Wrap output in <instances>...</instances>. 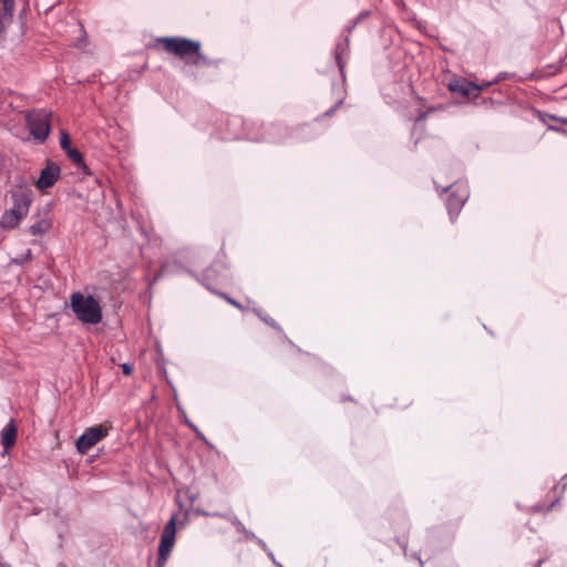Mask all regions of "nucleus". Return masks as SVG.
I'll return each mask as SVG.
<instances>
[{
	"label": "nucleus",
	"mask_w": 567,
	"mask_h": 567,
	"mask_svg": "<svg viewBox=\"0 0 567 567\" xmlns=\"http://www.w3.org/2000/svg\"><path fill=\"white\" fill-rule=\"evenodd\" d=\"M70 307L82 323L97 324L102 321V307L93 296L73 292L70 297Z\"/></svg>",
	"instance_id": "f03ea898"
},
{
	"label": "nucleus",
	"mask_w": 567,
	"mask_h": 567,
	"mask_svg": "<svg viewBox=\"0 0 567 567\" xmlns=\"http://www.w3.org/2000/svg\"><path fill=\"white\" fill-rule=\"evenodd\" d=\"M66 153H68L69 158L74 164L84 165L83 164V156H82V154L78 150L70 148L69 151H66Z\"/></svg>",
	"instance_id": "ddd939ff"
},
{
	"label": "nucleus",
	"mask_w": 567,
	"mask_h": 567,
	"mask_svg": "<svg viewBox=\"0 0 567 567\" xmlns=\"http://www.w3.org/2000/svg\"><path fill=\"white\" fill-rule=\"evenodd\" d=\"M259 317L261 318V320H262L264 322H266L267 324H269V326H271V327L276 328V322H275V320H274V319H271L270 317H267V316H261V315H259Z\"/></svg>",
	"instance_id": "a211bd4d"
},
{
	"label": "nucleus",
	"mask_w": 567,
	"mask_h": 567,
	"mask_svg": "<svg viewBox=\"0 0 567 567\" xmlns=\"http://www.w3.org/2000/svg\"><path fill=\"white\" fill-rule=\"evenodd\" d=\"M440 110H444V106L443 105H439V106H431L429 107L426 111H423V112H420V114L417 115L416 117V122H423L426 120L427 115L435 112V111H440Z\"/></svg>",
	"instance_id": "2eb2a0df"
},
{
	"label": "nucleus",
	"mask_w": 567,
	"mask_h": 567,
	"mask_svg": "<svg viewBox=\"0 0 567 567\" xmlns=\"http://www.w3.org/2000/svg\"><path fill=\"white\" fill-rule=\"evenodd\" d=\"M51 225L47 220H39L30 227V233L33 236H41L49 231Z\"/></svg>",
	"instance_id": "9b49d317"
},
{
	"label": "nucleus",
	"mask_w": 567,
	"mask_h": 567,
	"mask_svg": "<svg viewBox=\"0 0 567 567\" xmlns=\"http://www.w3.org/2000/svg\"><path fill=\"white\" fill-rule=\"evenodd\" d=\"M0 567H9V566H7V565H3V564H0Z\"/></svg>",
	"instance_id": "412c9836"
},
{
	"label": "nucleus",
	"mask_w": 567,
	"mask_h": 567,
	"mask_svg": "<svg viewBox=\"0 0 567 567\" xmlns=\"http://www.w3.org/2000/svg\"><path fill=\"white\" fill-rule=\"evenodd\" d=\"M61 169L54 163H48V165L42 169L41 175L37 182V187L40 190H45L51 188L60 177Z\"/></svg>",
	"instance_id": "1a4fd4ad"
},
{
	"label": "nucleus",
	"mask_w": 567,
	"mask_h": 567,
	"mask_svg": "<svg viewBox=\"0 0 567 567\" xmlns=\"http://www.w3.org/2000/svg\"><path fill=\"white\" fill-rule=\"evenodd\" d=\"M27 123L31 135L43 142L50 133V114L44 110H34L27 114Z\"/></svg>",
	"instance_id": "423d86ee"
},
{
	"label": "nucleus",
	"mask_w": 567,
	"mask_h": 567,
	"mask_svg": "<svg viewBox=\"0 0 567 567\" xmlns=\"http://www.w3.org/2000/svg\"><path fill=\"white\" fill-rule=\"evenodd\" d=\"M162 49L174 56L179 58L185 64L194 66H210L213 61L202 53L199 41L182 37H163L156 40Z\"/></svg>",
	"instance_id": "f257e3e1"
},
{
	"label": "nucleus",
	"mask_w": 567,
	"mask_h": 567,
	"mask_svg": "<svg viewBox=\"0 0 567 567\" xmlns=\"http://www.w3.org/2000/svg\"><path fill=\"white\" fill-rule=\"evenodd\" d=\"M225 299H226L230 305H233V306H235V307H237V308H239V307H240V306H239V303H238V302H236L234 299H231V298H229V297H225Z\"/></svg>",
	"instance_id": "6ab92c4d"
},
{
	"label": "nucleus",
	"mask_w": 567,
	"mask_h": 567,
	"mask_svg": "<svg viewBox=\"0 0 567 567\" xmlns=\"http://www.w3.org/2000/svg\"><path fill=\"white\" fill-rule=\"evenodd\" d=\"M13 206L6 210L0 219V226L4 229H13L28 215L31 205V196L25 190L12 194Z\"/></svg>",
	"instance_id": "7ed1b4c3"
},
{
	"label": "nucleus",
	"mask_w": 567,
	"mask_h": 567,
	"mask_svg": "<svg viewBox=\"0 0 567 567\" xmlns=\"http://www.w3.org/2000/svg\"><path fill=\"white\" fill-rule=\"evenodd\" d=\"M336 107H337V105H336L334 107H331L329 111H327V112L324 113V115L330 116L331 114H333V112H334Z\"/></svg>",
	"instance_id": "aec40b11"
},
{
	"label": "nucleus",
	"mask_w": 567,
	"mask_h": 567,
	"mask_svg": "<svg viewBox=\"0 0 567 567\" xmlns=\"http://www.w3.org/2000/svg\"><path fill=\"white\" fill-rule=\"evenodd\" d=\"M470 197L468 187L465 184L455 183L450 187L446 198V207L451 220H454L461 212L463 205Z\"/></svg>",
	"instance_id": "0eeeda50"
},
{
	"label": "nucleus",
	"mask_w": 567,
	"mask_h": 567,
	"mask_svg": "<svg viewBox=\"0 0 567 567\" xmlns=\"http://www.w3.org/2000/svg\"><path fill=\"white\" fill-rule=\"evenodd\" d=\"M121 369L123 374L131 375L133 373V365L130 363H123L121 364Z\"/></svg>",
	"instance_id": "f3484780"
},
{
	"label": "nucleus",
	"mask_w": 567,
	"mask_h": 567,
	"mask_svg": "<svg viewBox=\"0 0 567 567\" xmlns=\"http://www.w3.org/2000/svg\"><path fill=\"white\" fill-rule=\"evenodd\" d=\"M546 118H549L551 121H555V122H559L561 124H565L567 125V117H559V116H556V115H551V114H544V115H540V120L546 123Z\"/></svg>",
	"instance_id": "dca6fc26"
},
{
	"label": "nucleus",
	"mask_w": 567,
	"mask_h": 567,
	"mask_svg": "<svg viewBox=\"0 0 567 567\" xmlns=\"http://www.w3.org/2000/svg\"><path fill=\"white\" fill-rule=\"evenodd\" d=\"M491 85L489 82L476 84L474 82H470L463 78H454L449 84L447 89L452 93L460 94L464 97H473L476 99L480 96L481 92Z\"/></svg>",
	"instance_id": "6e6552de"
},
{
	"label": "nucleus",
	"mask_w": 567,
	"mask_h": 567,
	"mask_svg": "<svg viewBox=\"0 0 567 567\" xmlns=\"http://www.w3.org/2000/svg\"><path fill=\"white\" fill-rule=\"evenodd\" d=\"M60 146L65 152L71 148V138L68 132L65 131H62L60 134Z\"/></svg>",
	"instance_id": "4468645a"
},
{
	"label": "nucleus",
	"mask_w": 567,
	"mask_h": 567,
	"mask_svg": "<svg viewBox=\"0 0 567 567\" xmlns=\"http://www.w3.org/2000/svg\"><path fill=\"white\" fill-rule=\"evenodd\" d=\"M0 4L2 7L3 16L11 18L14 12V0H0Z\"/></svg>",
	"instance_id": "f8f14e48"
},
{
	"label": "nucleus",
	"mask_w": 567,
	"mask_h": 567,
	"mask_svg": "<svg viewBox=\"0 0 567 567\" xmlns=\"http://www.w3.org/2000/svg\"><path fill=\"white\" fill-rule=\"evenodd\" d=\"M111 426L99 424L87 427L84 433L76 440V450L81 454H87L89 451L109 435Z\"/></svg>",
	"instance_id": "20e7f679"
},
{
	"label": "nucleus",
	"mask_w": 567,
	"mask_h": 567,
	"mask_svg": "<svg viewBox=\"0 0 567 567\" xmlns=\"http://www.w3.org/2000/svg\"><path fill=\"white\" fill-rule=\"evenodd\" d=\"M176 516L173 515L165 525L158 546L157 567H164L175 545Z\"/></svg>",
	"instance_id": "39448f33"
},
{
	"label": "nucleus",
	"mask_w": 567,
	"mask_h": 567,
	"mask_svg": "<svg viewBox=\"0 0 567 567\" xmlns=\"http://www.w3.org/2000/svg\"><path fill=\"white\" fill-rule=\"evenodd\" d=\"M18 437V426L13 420L1 430L0 442L4 452H9L16 444Z\"/></svg>",
	"instance_id": "9d476101"
}]
</instances>
